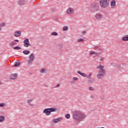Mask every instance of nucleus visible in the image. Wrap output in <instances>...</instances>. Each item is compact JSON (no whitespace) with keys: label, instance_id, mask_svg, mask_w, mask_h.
Instances as JSON below:
<instances>
[{"label":"nucleus","instance_id":"f3484780","mask_svg":"<svg viewBox=\"0 0 128 128\" xmlns=\"http://www.w3.org/2000/svg\"><path fill=\"white\" fill-rule=\"evenodd\" d=\"M48 72V70L46 68H42L40 70V72L41 74H46Z\"/></svg>","mask_w":128,"mask_h":128},{"label":"nucleus","instance_id":"f8f14e48","mask_svg":"<svg viewBox=\"0 0 128 128\" xmlns=\"http://www.w3.org/2000/svg\"><path fill=\"white\" fill-rule=\"evenodd\" d=\"M102 18H104V16H102V14L100 13H98L95 16V18L97 20H102Z\"/></svg>","mask_w":128,"mask_h":128},{"label":"nucleus","instance_id":"9d476101","mask_svg":"<svg viewBox=\"0 0 128 128\" xmlns=\"http://www.w3.org/2000/svg\"><path fill=\"white\" fill-rule=\"evenodd\" d=\"M110 6L111 8H116V0H112L110 2Z\"/></svg>","mask_w":128,"mask_h":128},{"label":"nucleus","instance_id":"4c0bfd02","mask_svg":"<svg viewBox=\"0 0 128 128\" xmlns=\"http://www.w3.org/2000/svg\"><path fill=\"white\" fill-rule=\"evenodd\" d=\"M60 48V49L62 48V46H64V44H59Z\"/></svg>","mask_w":128,"mask_h":128},{"label":"nucleus","instance_id":"39448f33","mask_svg":"<svg viewBox=\"0 0 128 128\" xmlns=\"http://www.w3.org/2000/svg\"><path fill=\"white\" fill-rule=\"evenodd\" d=\"M36 60V54L32 53L29 56V60H28V64H30L34 62Z\"/></svg>","mask_w":128,"mask_h":128},{"label":"nucleus","instance_id":"6ab92c4d","mask_svg":"<svg viewBox=\"0 0 128 128\" xmlns=\"http://www.w3.org/2000/svg\"><path fill=\"white\" fill-rule=\"evenodd\" d=\"M78 74H80V76H83L84 78H86L87 76L86 74L84 72H82L80 71H78Z\"/></svg>","mask_w":128,"mask_h":128},{"label":"nucleus","instance_id":"e433bc0d","mask_svg":"<svg viewBox=\"0 0 128 128\" xmlns=\"http://www.w3.org/2000/svg\"><path fill=\"white\" fill-rule=\"evenodd\" d=\"M104 58H102V57H100V58H99V60H100V62H102V60H104Z\"/></svg>","mask_w":128,"mask_h":128},{"label":"nucleus","instance_id":"ddd939ff","mask_svg":"<svg viewBox=\"0 0 128 128\" xmlns=\"http://www.w3.org/2000/svg\"><path fill=\"white\" fill-rule=\"evenodd\" d=\"M34 102V100L29 99L27 100V104L30 106L31 108H34V104L32 103Z\"/></svg>","mask_w":128,"mask_h":128},{"label":"nucleus","instance_id":"0eeeda50","mask_svg":"<svg viewBox=\"0 0 128 128\" xmlns=\"http://www.w3.org/2000/svg\"><path fill=\"white\" fill-rule=\"evenodd\" d=\"M66 13L67 14H69L70 16L74 14V8L72 7L68 8L66 11Z\"/></svg>","mask_w":128,"mask_h":128},{"label":"nucleus","instance_id":"c85d7f7f","mask_svg":"<svg viewBox=\"0 0 128 128\" xmlns=\"http://www.w3.org/2000/svg\"><path fill=\"white\" fill-rule=\"evenodd\" d=\"M20 66V62H16L15 64L14 65V66Z\"/></svg>","mask_w":128,"mask_h":128},{"label":"nucleus","instance_id":"a878e982","mask_svg":"<svg viewBox=\"0 0 128 128\" xmlns=\"http://www.w3.org/2000/svg\"><path fill=\"white\" fill-rule=\"evenodd\" d=\"M68 30V26H64L62 28V30L64 32H66V30Z\"/></svg>","mask_w":128,"mask_h":128},{"label":"nucleus","instance_id":"72a5a7b5","mask_svg":"<svg viewBox=\"0 0 128 128\" xmlns=\"http://www.w3.org/2000/svg\"><path fill=\"white\" fill-rule=\"evenodd\" d=\"M94 90V87L92 86H90L89 88V90H90V92H92V90Z\"/></svg>","mask_w":128,"mask_h":128},{"label":"nucleus","instance_id":"1a4fd4ad","mask_svg":"<svg viewBox=\"0 0 128 128\" xmlns=\"http://www.w3.org/2000/svg\"><path fill=\"white\" fill-rule=\"evenodd\" d=\"M28 3V0H18L17 4L18 6H26Z\"/></svg>","mask_w":128,"mask_h":128},{"label":"nucleus","instance_id":"6e6552de","mask_svg":"<svg viewBox=\"0 0 128 128\" xmlns=\"http://www.w3.org/2000/svg\"><path fill=\"white\" fill-rule=\"evenodd\" d=\"M24 48H28L29 46H30V40L28 38H26L24 42Z\"/></svg>","mask_w":128,"mask_h":128},{"label":"nucleus","instance_id":"7ed1b4c3","mask_svg":"<svg viewBox=\"0 0 128 128\" xmlns=\"http://www.w3.org/2000/svg\"><path fill=\"white\" fill-rule=\"evenodd\" d=\"M58 112V108H47L43 110V113L45 114L46 116H50L52 112Z\"/></svg>","mask_w":128,"mask_h":128},{"label":"nucleus","instance_id":"c756f323","mask_svg":"<svg viewBox=\"0 0 128 128\" xmlns=\"http://www.w3.org/2000/svg\"><path fill=\"white\" fill-rule=\"evenodd\" d=\"M51 36H58V34L56 32H54L51 33Z\"/></svg>","mask_w":128,"mask_h":128},{"label":"nucleus","instance_id":"423d86ee","mask_svg":"<svg viewBox=\"0 0 128 128\" xmlns=\"http://www.w3.org/2000/svg\"><path fill=\"white\" fill-rule=\"evenodd\" d=\"M88 9L92 12H97V10H98V6H96L94 4H91L89 6Z\"/></svg>","mask_w":128,"mask_h":128},{"label":"nucleus","instance_id":"4be33fe9","mask_svg":"<svg viewBox=\"0 0 128 128\" xmlns=\"http://www.w3.org/2000/svg\"><path fill=\"white\" fill-rule=\"evenodd\" d=\"M23 54L26 55L30 54V52L28 50H24L22 52Z\"/></svg>","mask_w":128,"mask_h":128},{"label":"nucleus","instance_id":"c9c22d12","mask_svg":"<svg viewBox=\"0 0 128 128\" xmlns=\"http://www.w3.org/2000/svg\"><path fill=\"white\" fill-rule=\"evenodd\" d=\"M72 80L76 81V80H78V78L76 77H74V78H72Z\"/></svg>","mask_w":128,"mask_h":128},{"label":"nucleus","instance_id":"f03ea898","mask_svg":"<svg viewBox=\"0 0 128 128\" xmlns=\"http://www.w3.org/2000/svg\"><path fill=\"white\" fill-rule=\"evenodd\" d=\"M97 70H98V73L97 74V78L98 80H102L106 74V72L104 70V66L102 64L99 65L96 67Z\"/></svg>","mask_w":128,"mask_h":128},{"label":"nucleus","instance_id":"a211bd4d","mask_svg":"<svg viewBox=\"0 0 128 128\" xmlns=\"http://www.w3.org/2000/svg\"><path fill=\"white\" fill-rule=\"evenodd\" d=\"M5 26H6V23L5 22H2L0 24V32H2V28L4 27Z\"/></svg>","mask_w":128,"mask_h":128},{"label":"nucleus","instance_id":"b1692460","mask_svg":"<svg viewBox=\"0 0 128 128\" xmlns=\"http://www.w3.org/2000/svg\"><path fill=\"white\" fill-rule=\"evenodd\" d=\"M88 82V84H94V78H90Z\"/></svg>","mask_w":128,"mask_h":128},{"label":"nucleus","instance_id":"5701e85b","mask_svg":"<svg viewBox=\"0 0 128 128\" xmlns=\"http://www.w3.org/2000/svg\"><path fill=\"white\" fill-rule=\"evenodd\" d=\"M122 40H123V42H128V35L124 36L122 38Z\"/></svg>","mask_w":128,"mask_h":128},{"label":"nucleus","instance_id":"58836bf2","mask_svg":"<svg viewBox=\"0 0 128 128\" xmlns=\"http://www.w3.org/2000/svg\"><path fill=\"white\" fill-rule=\"evenodd\" d=\"M82 34H86V30L83 31Z\"/></svg>","mask_w":128,"mask_h":128},{"label":"nucleus","instance_id":"20e7f679","mask_svg":"<svg viewBox=\"0 0 128 128\" xmlns=\"http://www.w3.org/2000/svg\"><path fill=\"white\" fill-rule=\"evenodd\" d=\"M99 4L102 8H108L110 6V0H99Z\"/></svg>","mask_w":128,"mask_h":128},{"label":"nucleus","instance_id":"393cba45","mask_svg":"<svg viewBox=\"0 0 128 128\" xmlns=\"http://www.w3.org/2000/svg\"><path fill=\"white\" fill-rule=\"evenodd\" d=\"M15 45H16V43L14 42H10L9 44V46L10 48H12V46H15Z\"/></svg>","mask_w":128,"mask_h":128},{"label":"nucleus","instance_id":"f257e3e1","mask_svg":"<svg viewBox=\"0 0 128 128\" xmlns=\"http://www.w3.org/2000/svg\"><path fill=\"white\" fill-rule=\"evenodd\" d=\"M86 117V114L80 110H76L72 112V118L74 120L78 122L84 120Z\"/></svg>","mask_w":128,"mask_h":128},{"label":"nucleus","instance_id":"37998d69","mask_svg":"<svg viewBox=\"0 0 128 128\" xmlns=\"http://www.w3.org/2000/svg\"><path fill=\"white\" fill-rule=\"evenodd\" d=\"M2 84V81L0 80V84Z\"/></svg>","mask_w":128,"mask_h":128},{"label":"nucleus","instance_id":"2eb2a0df","mask_svg":"<svg viewBox=\"0 0 128 128\" xmlns=\"http://www.w3.org/2000/svg\"><path fill=\"white\" fill-rule=\"evenodd\" d=\"M22 36V31L21 30H18L14 32V36L16 38H20Z\"/></svg>","mask_w":128,"mask_h":128},{"label":"nucleus","instance_id":"bb28decb","mask_svg":"<svg viewBox=\"0 0 128 128\" xmlns=\"http://www.w3.org/2000/svg\"><path fill=\"white\" fill-rule=\"evenodd\" d=\"M90 54H95L96 56H98V53L94 51H91L90 52Z\"/></svg>","mask_w":128,"mask_h":128},{"label":"nucleus","instance_id":"a19ab883","mask_svg":"<svg viewBox=\"0 0 128 128\" xmlns=\"http://www.w3.org/2000/svg\"><path fill=\"white\" fill-rule=\"evenodd\" d=\"M14 42H20V40H14Z\"/></svg>","mask_w":128,"mask_h":128},{"label":"nucleus","instance_id":"473e14b6","mask_svg":"<svg viewBox=\"0 0 128 128\" xmlns=\"http://www.w3.org/2000/svg\"><path fill=\"white\" fill-rule=\"evenodd\" d=\"M92 76V74L90 73L88 76L87 75V76H86V78H90Z\"/></svg>","mask_w":128,"mask_h":128},{"label":"nucleus","instance_id":"cd10ccee","mask_svg":"<svg viewBox=\"0 0 128 128\" xmlns=\"http://www.w3.org/2000/svg\"><path fill=\"white\" fill-rule=\"evenodd\" d=\"M13 48L14 50H22V48L18 46H14Z\"/></svg>","mask_w":128,"mask_h":128},{"label":"nucleus","instance_id":"412c9836","mask_svg":"<svg viewBox=\"0 0 128 128\" xmlns=\"http://www.w3.org/2000/svg\"><path fill=\"white\" fill-rule=\"evenodd\" d=\"M94 50H102V48L100 46H96L93 48Z\"/></svg>","mask_w":128,"mask_h":128},{"label":"nucleus","instance_id":"f704fd0d","mask_svg":"<svg viewBox=\"0 0 128 128\" xmlns=\"http://www.w3.org/2000/svg\"><path fill=\"white\" fill-rule=\"evenodd\" d=\"M6 106V104L5 103H1L0 104V106L1 108H4V106Z\"/></svg>","mask_w":128,"mask_h":128},{"label":"nucleus","instance_id":"4468645a","mask_svg":"<svg viewBox=\"0 0 128 128\" xmlns=\"http://www.w3.org/2000/svg\"><path fill=\"white\" fill-rule=\"evenodd\" d=\"M62 120H64V118L62 117L54 118L52 120V122H54V124H58V122H62Z\"/></svg>","mask_w":128,"mask_h":128},{"label":"nucleus","instance_id":"2f4dec72","mask_svg":"<svg viewBox=\"0 0 128 128\" xmlns=\"http://www.w3.org/2000/svg\"><path fill=\"white\" fill-rule=\"evenodd\" d=\"M84 38H80V39L77 40V42H84Z\"/></svg>","mask_w":128,"mask_h":128},{"label":"nucleus","instance_id":"ea45409f","mask_svg":"<svg viewBox=\"0 0 128 128\" xmlns=\"http://www.w3.org/2000/svg\"><path fill=\"white\" fill-rule=\"evenodd\" d=\"M60 86V84H57V85L55 86V88H59Z\"/></svg>","mask_w":128,"mask_h":128},{"label":"nucleus","instance_id":"dca6fc26","mask_svg":"<svg viewBox=\"0 0 128 128\" xmlns=\"http://www.w3.org/2000/svg\"><path fill=\"white\" fill-rule=\"evenodd\" d=\"M114 66H115V68H118V70H122V64H120V62L116 63L115 64Z\"/></svg>","mask_w":128,"mask_h":128},{"label":"nucleus","instance_id":"7c9ffc66","mask_svg":"<svg viewBox=\"0 0 128 128\" xmlns=\"http://www.w3.org/2000/svg\"><path fill=\"white\" fill-rule=\"evenodd\" d=\"M65 118H67L68 120V118H70V114H66L65 116Z\"/></svg>","mask_w":128,"mask_h":128},{"label":"nucleus","instance_id":"c03bdc74","mask_svg":"<svg viewBox=\"0 0 128 128\" xmlns=\"http://www.w3.org/2000/svg\"><path fill=\"white\" fill-rule=\"evenodd\" d=\"M97 128H105L104 127H101V128L98 127Z\"/></svg>","mask_w":128,"mask_h":128},{"label":"nucleus","instance_id":"79ce46f5","mask_svg":"<svg viewBox=\"0 0 128 128\" xmlns=\"http://www.w3.org/2000/svg\"><path fill=\"white\" fill-rule=\"evenodd\" d=\"M71 84H74V81H72V82H71Z\"/></svg>","mask_w":128,"mask_h":128},{"label":"nucleus","instance_id":"aec40b11","mask_svg":"<svg viewBox=\"0 0 128 128\" xmlns=\"http://www.w3.org/2000/svg\"><path fill=\"white\" fill-rule=\"evenodd\" d=\"M5 120H6V116H0V122H4Z\"/></svg>","mask_w":128,"mask_h":128},{"label":"nucleus","instance_id":"9b49d317","mask_svg":"<svg viewBox=\"0 0 128 128\" xmlns=\"http://www.w3.org/2000/svg\"><path fill=\"white\" fill-rule=\"evenodd\" d=\"M18 74H12L10 76V80H18Z\"/></svg>","mask_w":128,"mask_h":128}]
</instances>
